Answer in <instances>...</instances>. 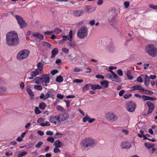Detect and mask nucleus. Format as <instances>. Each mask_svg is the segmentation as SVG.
I'll return each instance as SVG.
<instances>
[{
    "label": "nucleus",
    "mask_w": 157,
    "mask_h": 157,
    "mask_svg": "<svg viewBox=\"0 0 157 157\" xmlns=\"http://www.w3.org/2000/svg\"><path fill=\"white\" fill-rule=\"evenodd\" d=\"M56 109L57 110L60 111H63V108L60 105H58L57 106Z\"/></svg>",
    "instance_id": "obj_60"
},
{
    "label": "nucleus",
    "mask_w": 157,
    "mask_h": 157,
    "mask_svg": "<svg viewBox=\"0 0 157 157\" xmlns=\"http://www.w3.org/2000/svg\"><path fill=\"white\" fill-rule=\"evenodd\" d=\"M41 73H42L38 70L36 69L30 73V75L32 77H35L37 75L41 74Z\"/></svg>",
    "instance_id": "obj_22"
},
{
    "label": "nucleus",
    "mask_w": 157,
    "mask_h": 157,
    "mask_svg": "<svg viewBox=\"0 0 157 157\" xmlns=\"http://www.w3.org/2000/svg\"><path fill=\"white\" fill-rule=\"evenodd\" d=\"M56 136H57V138H60L62 137V134L57 132L56 134Z\"/></svg>",
    "instance_id": "obj_63"
},
{
    "label": "nucleus",
    "mask_w": 157,
    "mask_h": 157,
    "mask_svg": "<svg viewBox=\"0 0 157 157\" xmlns=\"http://www.w3.org/2000/svg\"><path fill=\"white\" fill-rule=\"evenodd\" d=\"M73 82L74 83H80L83 82V80L81 79H75L73 80Z\"/></svg>",
    "instance_id": "obj_43"
},
{
    "label": "nucleus",
    "mask_w": 157,
    "mask_h": 157,
    "mask_svg": "<svg viewBox=\"0 0 157 157\" xmlns=\"http://www.w3.org/2000/svg\"><path fill=\"white\" fill-rule=\"evenodd\" d=\"M136 81L137 82L140 83H142L143 82L142 78L140 76H139L137 78Z\"/></svg>",
    "instance_id": "obj_53"
},
{
    "label": "nucleus",
    "mask_w": 157,
    "mask_h": 157,
    "mask_svg": "<svg viewBox=\"0 0 157 157\" xmlns=\"http://www.w3.org/2000/svg\"><path fill=\"white\" fill-rule=\"evenodd\" d=\"M73 71L74 72H78L80 71H82V70L80 68L78 67H75L73 69Z\"/></svg>",
    "instance_id": "obj_48"
},
{
    "label": "nucleus",
    "mask_w": 157,
    "mask_h": 157,
    "mask_svg": "<svg viewBox=\"0 0 157 157\" xmlns=\"http://www.w3.org/2000/svg\"><path fill=\"white\" fill-rule=\"evenodd\" d=\"M142 98L144 101H145L147 100H148L149 96L144 95L142 96Z\"/></svg>",
    "instance_id": "obj_61"
},
{
    "label": "nucleus",
    "mask_w": 157,
    "mask_h": 157,
    "mask_svg": "<svg viewBox=\"0 0 157 157\" xmlns=\"http://www.w3.org/2000/svg\"><path fill=\"white\" fill-rule=\"evenodd\" d=\"M141 92H143L144 94H153V92L151 91L148 90H146L143 88L142 90L140 91Z\"/></svg>",
    "instance_id": "obj_27"
},
{
    "label": "nucleus",
    "mask_w": 157,
    "mask_h": 157,
    "mask_svg": "<svg viewBox=\"0 0 157 157\" xmlns=\"http://www.w3.org/2000/svg\"><path fill=\"white\" fill-rule=\"evenodd\" d=\"M27 154V152L26 151H23L20 153L18 155V157H22Z\"/></svg>",
    "instance_id": "obj_41"
},
{
    "label": "nucleus",
    "mask_w": 157,
    "mask_h": 157,
    "mask_svg": "<svg viewBox=\"0 0 157 157\" xmlns=\"http://www.w3.org/2000/svg\"><path fill=\"white\" fill-rule=\"evenodd\" d=\"M126 75L129 80H132L133 79V77L131 75V71L129 70H128L126 72Z\"/></svg>",
    "instance_id": "obj_24"
},
{
    "label": "nucleus",
    "mask_w": 157,
    "mask_h": 157,
    "mask_svg": "<svg viewBox=\"0 0 157 157\" xmlns=\"http://www.w3.org/2000/svg\"><path fill=\"white\" fill-rule=\"evenodd\" d=\"M110 72L113 75V76L114 78H113L112 81L118 83H120L121 82V80L119 77L113 71H110Z\"/></svg>",
    "instance_id": "obj_17"
},
{
    "label": "nucleus",
    "mask_w": 157,
    "mask_h": 157,
    "mask_svg": "<svg viewBox=\"0 0 157 157\" xmlns=\"http://www.w3.org/2000/svg\"><path fill=\"white\" fill-rule=\"evenodd\" d=\"M101 86L100 89H104L108 87L109 86V82L106 80L102 81L100 82Z\"/></svg>",
    "instance_id": "obj_16"
},
{
    "label": "nucleus",
    "mask_w": 157,
    "mask_h": 157,
    "mask_svg": "<svg viewBox=\"0 0 157 157\" xmlns=\"http://www.w3.org/2000/svg\"><path fill=\"white\" fill-rule=\"evenodd\" d=\"M54 96V90L52 89H50L47 92L44 94L42 93L40 94V98L44 101L49 98H51L53 99V97Z\"/></svg>",
    "instance_id": "obj_5"
},
{
    "label": "nucleus",
    "mask_w": 157,
    "mask_h": 157,
    "mask_svg": "<svg viewBox=\"0 0 157 157\" xmlns=\"http://www.w3.org/2000/svg\"><path fill=\"white\" fill-rule=\"evenodd\" d=\"M43 144V142L42 141H40L35 145V147L37 148H40V147Z\"/></svg>",
    "instance_id": "obj_44"
},
{
    "label": "nucleus",
    "mask_w": 157,
    "mask_h": 157,
    "mask_svg": "<svg viewBox=\"0 0 157 157\" xmlns=\"http://www.w3.org/2000/svg\"><path fill=\"white\" fill-rule=\"evenodd\" d=\"M27 91L29 95L30 96L31 99H32L34 96V94L32 90L30 89H27Z\"/></svg>",
    "instance_id": "obj_35"
},
{
    "label": "nucleus",
    "mask_w": 157,
    "mask_h": 157,
    "mask_svg": "<svg viewBox=\"0 0 157 157\" xmlns=\"http://www.w3.org/2000/svg\"><path fill=\"white\" fill-rule=\"evenodd\" d=\"M108 22L109 24L112 26L115 25L117 23L116 16L113 15L110 17L109 18Z\"/></svg>",
    "instance_id": "obj_15"
},
{
    "label": "nucleus",
    "mask_w": 157,
    "mask_h": 157,
    "mask_svg": "<svg viewBox=\"0 0 157 157\" xmlns=\"http://www.w3.org/2000/svg\"><path fill=\"white\" fill-rule=\"evenodd\" d=\"M117 73L118 75L120 76H121L123 75V71L120 69L118 70L117 71Z\"/></svg>",
    "instance_id": "obj_50"
},
{
    "label": "nucleus",
    "mask_w": 157,
    "mask_h": 157,
    "mask_svg": "<svg viewBox=\"0 0 157 157\" xmlns=\"http://www.w3.org/2000/svg\"><path fill=\"white\" fill-rule=\"evenodd\" d=\"M54 145L55 147H61L63 146L62 143L59 140L56 141L54 144Z\"/></svg>",
    "instance_id": "obj_29"
},
{
    "label": "nucleus",
    "mask_w": 157,
    "mask_h": 157,
    "mask_svg": "<svg viewBox=\"0 0 157 157\" xmlns=\"http://www.w3.org/2000/svg\"><path fill=\"white\" fill-rule=\"evenodd\" d=\"M56 97L58 98L61 99L63 98L64 95L59 94H58Z\"/></svg>",
    "instance_id": "obj_54"
},
{
    "label": "nucleus",
    "mask_w": 157,
    "mask_h": 157,
    "mask_svg": "<svg viewBox=\"0 0 157 157\" xmlns=\"http://www.w3.org/2000/svg\"><path fill=\"white\" fill-rule=\"evenodd\" d=\"M70 42H67V43L69 46H70L72 47H74L75 46V44L74 42L70 41Z\"/></svg>",
    "instance_id": "obj_47"
},
{
    "label": "nucleus",
    "mask_w": 157,
    "mask_h": 157,
    "mask_svg": "<svg viewBox=\"0 0 157 157\" xmlns=\"http://www.w3.org/2000/svg\"><path fill=\"white\" fill-rule=\"evenodd\" d=\"M136 106V103L133 101H128L126 102L125 108L128 112L132 113L134 111Z\"/></svg>",
    "instance_id": "obj_6"
},
{
    "label": "nucleus",
    "mask_w": 157,
    "mask_h": 157,
    "mask_svg": "<svg viewBox=\"0 0 157 157\" xmlns=\"http://www.w3.org/2000/svg\"><path fill=\"white\" fill-rule=\"evenodd\" d=\"M82 144L84 147H86L89 146H93L95 144V141L91 138H88L83 140Z\"/></svg>",
    "instance_id": "obj_7"
},
{
    "label": "nucleus",
    "mask_w": 157,
    "mask_h": 157,
    "mask_svg": "<svg viewBox=\"0 0 157 157\" xmlns=\"http://www.w3.org/2000/svg\"><path fill=\"white\" fill-rule=\"evenodd\" d=\"M32 36L40 40H42L44 38L43 35L41 34L38 32L32 33Z\"/></svg>",
    "instance_id": "obj_18"
},
{
    "label": "nucleus",
    "mask_w": 157,
    "mask_h": 157,
    "mask_svg": "<svg viewBox=\"0 0 157 157\" xmlns=\"http://www.w3.org/2000/svg\"><path fill=\"white\" fill-rule=\"evenodd\" d=\"M42 45L45 47L46 48H51V44L46 42L43 41L42 42Z\"/></svg>",
    "instance_id": "obj_34"
},
{
    "label": "nucleus",
    "mask_w": 157,
    "mask_h": 157,
    "mask_svg": "<svg viewBox=\"0 0 157 157\" xmlns=\"http://www.w3.org/2000/svg\"><path fill=\"white\" fill-rule=\"evenodd\" d=\"M49 121L51 123L58 126H59L61 124V122L58 115L50 117Z\"/></svg>",
    "instance_id": "obj_8"
},
{
    "label": "nucleus",
    "mask_w": 157,
    "mask_h": 157,
    "mask_svg": "<svg viewBox=\"0 0 157 157\" xmlns=\"http://www.w3.org/2000/svg\"><path fill=\"white\" fill-rule=\"evenodd\" d=\"M95 21L94 20H93L89 22V24L91 25H93L95 24Z\"/></svg>",
    "instance_id": "obj_64"
},
{
    "label": "nucleus",
    "mask_w": 157,
    "mask_h": 157,
    "mask_svg": "<svg viewBox=\"0 0 157 157\" xmlns=\"http://www.w3.org/2000/svg\"><path fill=\"white\" fill-rule=\"evenodd\" d=\"M91 89L93 90H96L97 89H101L100 86L99 85H93L91 84Z\"/></svg>",
    "instance_id": "obj_31"
},
{
    "label": "nucleus",
    "mask_w": 157,
    "mask_h": 157,
    "mask_svg": "<svg viewBox=\"0 0 157 157\" xmlns=\"http://www.w3.org/2000/svg\"><path fill=\"white\" fill-rule=\"evenodd\" d=\"M47 140L48 141L50 142L51 143H53L54 141V139L52 137H50L48 138Z\"/></svg>",
    "instance_id": "obj_42"
},
{
    "label": "nucleus",
    "mask_w": 157,
    "mask_h": 157,
    "mask_svg": "<svg viewBox=\"0 0 157 157\" xmlns=\"http://www.w3.org/2000/svg\"><path fill=\"white\" fill-rule=\"evenodd\" d=\"M145 146L146 147L149 149L153 148L154 146L153 144H151L149 143H145Z\"/></svg>",
    "instance_id": "obj_36"
},
{
    "label": "nucleus",
    "mask_w": 157,
    "mask_h": 157,
    "mask_svg": "<svg viewBox=\"0 0 157 157\" xmlns=\"http://www.w3.org/2000/svg\"><path fill=\"white\" fill-rule=\"evenodd\" d=\"M30 53L29 51L27 49H23L19 52L17 56V59L21 60L27 57Z\"/></svg>",
    "instance_id": "obj_4"
},
{
    "label": "nucleus",
    "mask_w": 157,
    "mask_h": 157,
    "mask_svg": "<svg viewBox=\"0 0 157 157\" xmlns=\"http://www.w3.org/2000/svg\"><path fill=\"white\" fill-rule=\"evenodd\" d=\"M59 147H56L54 149V152L55 153H57L58 152H60L61 151L59 149Z\"/></svg>",
    "instance_id": "obj_45"
},
{
    "label": "nucleus",
    "mask_w": 157,
    "mask_h": 157,
    "mask_svg": "<svg viewBox=\"0 0 157 157\" xmlns=\"http://www.w3.org/2000/svg\"><path fill=\"white\" fill-rule=\"evenodd\" d=\"M35 113L36 114H38L41 113V111L38 107H36L35 109Z\"/></svg>",
    "instance_id": "obj_46"
},
{
    "label": "nucleus",
    "mask_w": 157,
    "mask_h": 157,
    "mask_svg": "<svg viewBox=\"0 0 157 157\" xmlns=\"http://www.w3.org/2000/svg\"><path fill=\"white\" fill-rule=\"evenodd\" d=\"M146 104L148 107L147 113L150 114L151 113L153 110L155 108V106L150 101H147L146 102Z\"/></svg>",
    "instance_id": "obj_14"
},
{
    "label": "nucleus",
    "mask_w": 157,
    "mask_h": 157,
    "mask_svg": "<svg viewBox=\"0 0 157 157\" xmlns=\"http://www.w3.org/2000/svg\"><path fill=\"white\" fill-rule=\"evenodd\" d=\"M32 82L37 84H40L42 83L41 76L35 78L33 80Z\"/></svg>",
    "instance_id": "obj_21"
},
{
    "label": "nucleus",
    "mask_w": 157,
    "mask_h": 157,
    "mask_svg": "<svg viewBox=\"0 0 157 157\" xmlns=\"http://www.w3.org/2000/svg\"><path fill=\"white\" fill-rule=\"evenodd\" d=\"M106 118L110 122H113L117 120V117L114 113L110 112L106 113Z\"/></svg>",
    "instance_id": "obj_9"
},
{
    "label": "nucleus",
    "mask_w": 157,
    "mask_h": 157,
    "mask_svg": "<svg viewBox=\"0 0 157 157\" xmlns=\"http://www.w3.org/2000/svg\"><path fill=\"white\" fill-rule=\"evenodd\" d=\"M6 90V88L5 87L0 86V94L4 92Z\"/></svg>",
    "instance_id": "obj_49"
},
{
    "label": "nucleus",
    "mask_w": 157,
    "mask_h": 157,
    "mask_svg": "<svg viewBox=\"0 0 157 157\" xmlns=\"http://www.w3.org/2000/svg\"><path fill=\"white\" fill-rule=\"evenodd\" d=\"M37 68H36V69L38 70L39 71H40V72L42 73L43 71V64L40 62H39L37 63Z\"/></svg>",
    "instance_id": "obj_26"
},
{
    "label": "nucleus",
    "mask_w": 157,
    "mask_h": 157,
    "mask_svg": "<svg viewBox=\"0 0 157 157\" xmlns=\"http://www.w3.org/2000/svg\"><path fill=\"white\" fill-rule=\"evenodd\" d=\"M44 118L42 117L39 118L37 121V122L38 123H42V122L44 121Z\"/></svg>",
    "instance_id": "obj_51"
},
{
    "label": "nucleus",
    "mask_w": 157,
    "mask_h": 157,
    "mask_svg": "<svg viewBox=\"0 0 157 157\" xmlns=\"http://www.w3.org/2000/svg\"><path fill=\"white\" fill-rule=\"evenodd\" d=\"M103 0H98L97 4L98 6H101L103 4Z\"/></svg>",
    "instance_id": "obj_59"
},
{
    "label": "nucleus",
    "mask_w": 157,
    "mask_h": 157,
    "mask_svg": "<svg viewBox=\"0 0 157 157\" xmlns=\"http://www.w3.org/2000/svg\"><path fill=\"white\" fill-rule=\"evenodd\" d=\"M63 39L59 41V44H62L63 43V41H66L67 40L69 41H72V31L71 30L69 32V35L66 36L64 35L62 36Z\"/></svg>",
    "instance_id": "obj_10"
},
{
    "label": "nucleus",
    "mask_w": 157,
    "mask_h": 157,
    "mask_svg": "<svg viewBox=\"0 0 157 157\" xmlns=\"http://www.w3.org/2000/svg\"><path fill=\"white\" fill-rule=\"evenodd\" d=\"M15 17L17 21L18 24L20 25L21 28H24L26 26V24L21 17L19 15H16Z\"/></svg>",
    "instance_id": "obj_11"
},
{
    "label": "nucleus",
    "mask_w": 157,
    "mask_h": 157,
    "mask_svg": "<svg viewBox=\"0 0 157 157\" xmlns=\"http://www.w3.org/2000/svg\"><path fill=\"white\" fill-rule=\"evenodd\" d=\"M62 50L63 52L66 54H67L69 51V50L68 49L65 48H62Z\"/></svg>",
    "instance_id": "obj_55"
},
{
    "label": "nucleus",
    "mask_w": 157,
    "mask_h": 157,
    "mask_svg": "<svg viewBox=\"0 0 157 157\" xmlns=\"http://www.w3.org/2000/svg\"><path fill=\"white\" fill-rule=\"evenodd\" d=\"M146 52L150 56L154 57L157 55V48L152 44H149L145 48Z\"/></svg>",
    "instance_id": "obj_2"
},
{
    "label": "nucleus",
    "mask_w": 157,
    "mask_h": 157,
    "mask_svg": "<svg viewBox=\"0 0 157 157\" xmlns=\"http://www.w3.org/2000/svg\"><path fill=\"white\" fill-rule=\"evenodd\" d=\"M149 84V77L146 75L145 77L144 84L146 86H148Z\"/></svg>",
    "instance_id": "obj_32"
},
{
    "label": "nucleus",
    "mask_w": 157,
    "mask_h": 157,
    "mask_svg": "<svg viewBox=\"0 0 157 157\" xmlns=\"http://www.w3.org/2000/svg\"><path fill=\"white\" fill-rule=\"evenodd\" d=\"M6 43L9 46H16L20 43V39L16 32L12 31L8 33L6 36Z\"/></svg>",
    "instance_id": "obj_1"
},
{
    "label": "nucleus",
    "mask_w": 157,
    "mask_h": 157,
    "mask_svg": "<svg viewBox=\"0 0 157 157\" xmlns=\"http://www.w3.org/2000/svg\"><path fill=\"white\" fill-rule=\"evenodd\" d=\"M131 94H125L124 95L123 97L125 99H128L132 96Z\"/></svg>",
    "instance_id": "obj_56"
},
{
    "label": "nucleus",
    "mask_w": 157,
    "mask_h": 157,
    "mask_svg": "<svg viewBox=\"0 0 157 157\" xmlns=\"http://www.w3.org/2000/svg\"><path fill=\"white\" fill-rule=\"evenodd\" d=\"M95 10V8L94 7L93 9H92V7L90 6L86 7L85 9V11L86 12L90 11L93 12Z\"/></svg>",
    "instance_id": "obj_30"
},
{
    "label": "nucleus",
    "mask_w": 157,
    "mask_h": 157,
    "mask_svg": "<svg viewBox=\"0 0 157 157\" xmlns=\"http://www.w3.org/2000/svg\"><path fill=\"white\" fill-rule=\"evenodd\" d=\"M58 115L59 117L60 122L65 120L69 117V115L67 113H63Z\"/></svg>",
    "instance_id": "obj_19"
},
{
    "label": "nucleus",
    "mask_w": 157,
    "mask_h": 157,
    "mask_svg": "<svg viewBox=\"0 0 157 157\" xmlns=\"http://www.w3.org/2000/svg\"><path fill=\"white\" fill-rule=\"evenodd\" d=\"M120 146L122 149H129L131 147L130 143L127 141L122 142Z\"/></svg>",
    "instance_id": "obj_13"
},
{
    "label": "nucleus",
    "mask_w": 157,
    "mask_h": 157,
    "mask_svg": "<svg viewBox=\"0 0 157 157\" xmlns=\"http://www.w3.org/2000/svg\"><path fill=\"white\" fill-rule=\"evenodd\" d=\"M91 84H86L82 88V90L83 92H84L87 90L90 89V87H91Z\"/></svg>",
    "instance_id": "obj_28"
},
{
    "label": "nucleus",
    "mask_w": 157,
    "mask_h": 157,
    "mask_svg": "<svg viewBox=\"0 0 157 157\" xmlns=\"http://www.w3.org/2000/svg\"><path fill=\"white\" fill-rule=\"evenodd\" d=\"M42 83H48L50 82V78L48 74H45L41 76Z\"/></svg>",
    "instance_id": "obj_12"
},
{
    "label": "nucleus",
    "mask_w": 157,
    "mask_h": 157,
    "mask_svg": "<svg viewBox=\"0 0 157 157\" xmlns=\"http://www.w3.org/2000/svg\"><path fill=\"white\" fill-rule=\"evenodd\" d=\"M88 35V29L85 26H82L79 28L77 32L78 37L80 39H83Z\"/></svg>",
    "instance_id": "obj_3"
},
{
    "label": "nucleus",
    "mask_w": 157,
    "mask_h": 157,
    "mask_svg": "<svg viewBox=\"0 0 157 157\" xmlns=\"http://www.w3.org/2000/svg\"><path fill=\"white\" fill-rule=\"evenodd\" d=\"M121 132L125 135H127L129 132L127 130L122 129L121 130Z\"/></svg>",
    "instance_id": "obj_52"
},
{
    "label": "nucleus",
    "mask_w": 157,
    "mask_h": 157,
    "mask_svg": "<svg viewBox=\"0 0 157 157\" xmlns=\"http://www.w3.org/2000/svg\"><path fill=\"white\" fill-rule=\"evenodd\" d=\"M142 88L141 86L139 85H134L130 88V91H134L135 90H138L140 92V91L142 90Z\"/></svg>",
    "instance_id": "obj_20"
},
{
    "label": "nucleus",
    "mask_w": 157,
    "mask_h": 157,
    "mask_svg": "<svg viewBox=\"0 0 157 157\" xmlns=\"http://www.w3.org/2000/svg\"><path fill=\"white\" fill-rule=\"evenodd\" d=\"M124 6L126 8H127L129 5V3L128 2H124Z\"/></svg>",
    "instance_id": "obj_62"
},
{
    "label": "nucleus",
    "mask_w": 157,
    "mask_h": 157,
    "mask_svg": "<svg viewBox=\"0 0 157 157\" xmlns=\"http://www.w3.org/2000/svg\"><path fill=\"white\" fill-rule=\"evenodd\" d=\"M34 88L35 89L38 90H42V86L39 85H35Z\"/></svg>",
    "instance_id": "obj_38"
},
{
    "label": "nucleus",
    "mask_w": 157,
    "mask_h": 157,
    "mask_svg": "<svg viewBox=\"0 0 157 157\" xmlns=\"http://www.w3.org/2000/svg\"><path fill=\"white\" fill-rule=\"evenodd\" d=\"M89 117H90L87 114H86V116L84 117L82 119L83 122H86L87 121H88Z\"/></svg>",
    "instance_id": "obj_40"
},
{
    "label": "nucleus",
    "mask_w": 157,
    "mask_h": 157,
    "mask_svg": "<svg viewBox=\"0 0 157 157\" xmlns=\"http://www.w3.org/2000/svg\"><path fill=\"white\" fill-rule=\"evenodd\" d=\"M46 106V104L44 102L40 103L39 105V107L42 110H44Z\"/></svg>",
    "instance_id": "obj_33"
},
{
    "label": "nucleus",
    "mask_w": 157,
    "mask_h": 157,
    "mask_svg": "<svg viewBox=\"0 0 157 157\" xmlns=\"http://www.w3.org/2000/svg\"><path fill=\"white\" fill-rule=\"evenodd\" d=\"M95 77L98 79H104V77L102 76L101 75H97L95 76Z\"/></svg>",
    "instance_id": "obj_58"
},
{
    "label": "nucleus",
    "mask_w": 157,
    "mask_h": 157,
    "mask_svg": "<svg viewBox=\"0 0 157 157\" xmlns=\"http://www.w3.org/2000/svg\"><path fill=\"white\" fill-rule=\"evenodd\" d=\"M64 101L66 103V107L67 108L69 107L70 106V102L69 100H64Z\"/></svg>",
    "instance_id": "obj_57"
},
{
    "label": "nucleus",
    "mask_w": 157,
    "mask_h": 157,
    "mask_svg": "<svg viewBox=\"0 0 157 157\" xmlns=\"http://www.w3.org/2000/svg\"><path fill=\"white\" fill-rule=\"evenodd\" d=\"M58 49L56 48H54L51 52L52 55L51 56V57L52 58H53L58 54Z\"/></svg>",
    "instance_id": "obj_23"
},
{
    "label": "nucleus",
    "mask_w": 157,
    "mask_h": 157,
    "mask_svg": "<svg viewBox=\"0 0 157 157\" xmlns=\"http://www.w3.org/2000/svg\"><path fill=\"white\" fill-rule=\"evenodd\" d=\"M40 125L42 127L49 126L50 125V124L48 121H46L45 123H40Z\"/></svg>",
    "instance_id": "obj_39"
},
{
    "label": "nucleus",
    "mask_w": 157,
    "mask_h": 157,
    "mask_svg": "<svg viewBox=\"0 0 157 157\" xmlns=\"http://www.w3.org/2000/svg\"><path fill=\"white\" fill-rule=\"evenodd\" d=\"M56 81L59 82H62L63 81V78L61 76H58L56 78Z\"/></svg>",
    "instance_id": "obj_37"
},
{
    "label": "nucleus",
    "mask_w": 157,
    "mask_h": 157,
    "mask_svg": "<svg viewBox=\"0 0 157 157\" xmlns=\"http://www.w3.org/2000/svg\"><path fill=\"white\" fill-rule=\"evenodd\" d=\"M83 13V11L82 10H75L73 13L74 15L77 17L82 15Z\"/></svg>",
    "instance_id": "obj_25"
}]
</instances>
